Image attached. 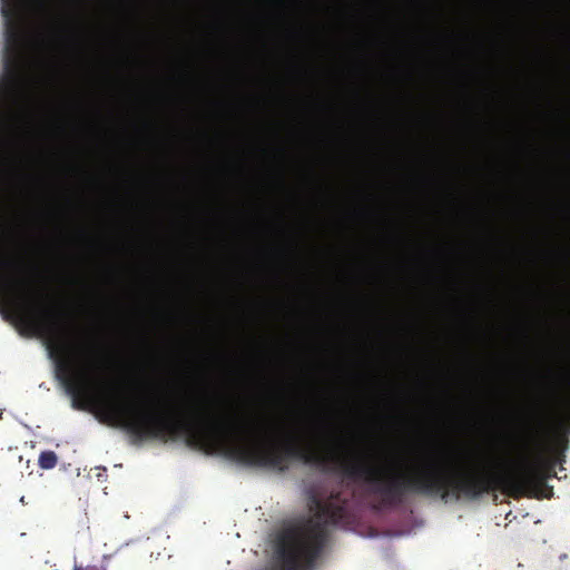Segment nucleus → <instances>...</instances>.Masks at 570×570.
I'll use <instances>...</instances> for the list:
<instances>
[{"instance_id":"1","label":"nucleus","mask_w":570,"mask_h":570,"mask_svg":"<svg viewBox=\"0 0 570 570\" xmlns=\"http://www.w3.org/2000/svg\"><path fill=\"white\" fill-rule=\"evenodd\" d=\"M100 423L120 428L138 438L157 435L174 417L223 440L236 461L258 468L284 470L288 455L315 462L320 455L335 461L337 482L311 491L306 514L284 521L268 537V570H320L328 546L330 525L353 523L355 510L368 504L376 511H399L403 521L393 535H409L423 525L412 511L410 495L441 497L445 502L475 499L499 488V458L487 444L456 450L448 462L429 461L414 471L396 466L376 469L333 438L322 440L299 428L264 417L243 420L207 403L173 410L116 405L96 414Z\"/></svg>"},{"instance_id":"2","label":"nucleus","mask_w":570,"mask_h":570,"mask_svg":"<svg viewBox=\"0 0 570 570\" xmlns=\"http://www.w3.org/2000/svg\"><path fill=\"white\" fill-rule=\"evenodd\" d=\"M47 352L53 361L56 377L63 384L66 393L71 396V405L76 410H86L87 402L83 400L85 386L75 377L72 370L60 356L57 348L48 342Z\"/></svg>"},{"instance_id":"3","label":"nucleus","mask_w":570,"mask_h":570,"mask_svg":"<svg viewBox=\"0 0 570 570\" xmlns=\"http://www.w3.org/2000/svg\"><path fill=\"white\" fill-rule=\"evenodd\" d=\"M47 0H0V13H46Z\"/></svg>"},{"instance_id":"4","label":"nucleus","mask_w":570,"mask_h":570,"mask_svg":"<svg viewBox=\"0 0 570 570\" xmlns=\"http://www.w3.org/2000/svg\"><path fill=\"white\" fill-rule=\"evenodd\" d=\"M530 379L532 380L535 387V397L541 399L543 396V392L554 393L556 386L554 384L548 382V380L538 372H530Z\"/></svg>"},{"instance_id":"5","label":"nucleus","mask_w":570,"mask_h":570,"mask_svg":"<svg viewBox=\"0 0 570 570\" xmlns=\"http://www.w3.org/2000/svg\"><path fill=\"white\" fill-rule=\"evenodd\" d=\"M57 462L58 456L53 451H42L39 455V466L43 470L53 469Z\"/></svg>"},{"instance_id":"6","label":"nucleus","mask_w":570,"mask_h":570,"mask_svg":"<svg viewBox=\"0 0 570 570\" xmlns=\"http://www.w3.org/2000/svg\"><path fill=\"white\" fill-rule=\"evenodd\" d=\"M95 470L97 471L96 478L99 482H105L107 479V470L102 466H96Z\"/></svg>"},{"instance_id":"7","label":"nucleus","mask_w":570,"mask_h":570,"mask_svg":"<svg viewBox=\"0 0 570 570\" xmlns=\"http://www.w3.org/2000/svg\"><path fill=\"white\" fill-rule=\"evenodd\" d=\"M561 379L568 385V387L570 389V377L568 375H562Z\"/></svg>"},{"instance_id":"8","label":"nucleus","mask_w":570,"mask_h":570,"mask_svg":"<svg viewBox=\"0 0 570 570\" xmlns=\"http://www.w3.org/2000/svg\"><path fill=\"white\" fill-rule=\"evenodd\" d=\"M567 557H568V556H567V553H562V554H560V556H559V559H560L561 561H563V560H566V559H567Z\"/></svg>"},{"instance_id":"9","label":"nucleus","mask_w":570,"mask_h":570,"mask_svg":"<svg viewBox=\"0 0 570 570\" xmlns=\"http://www.w3.org/2000/svg\"><path fill=\"white\" fill-rule=\"evenodd\" d=\"M510 515H511V511L507 512L505 513V519H509Z\"/></svg>"},{"instance_id":"10","label":"nucleus","mask_w":570,"mask_h":570,"mask_svg":"<svg viewBox=\"0 0 570 570\" xmlns=\"http://www.w3.org/2000/svg\"><path fill=\"white\" fill-rule=\"evenodd\" d=\"M73 570H82L81 567L75 566Z\"/></svg>"}]
</instances>
